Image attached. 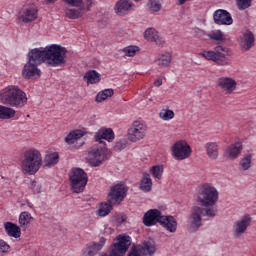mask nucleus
I'll return each instance as SVG.
<instances>
[{"mask_svg":"<svg viewBox=\"0 0 256 256\" xmlns=\"http://www.w3.org/2000/svg\"><path fill=\"white\" fill-rule=\"evenodd\" d=\"M147 7H148V11H150V13H157V12L161 11V5L159 4V2H157L155 0H149L147 3Z\"/></svg>","mask_w":256,"mask_h":256,"instance_id":"41","label":"nucleus"},{"mask_svg":"<svg viewBox=\"0 0 256 256\" xmlns=\"http://www.w3.org/2000/svg\"><path fill=\"white\" fill-rule=\"evenodd\" d=\"M45 167H52V165H57L59 163V153H49L46 154L44 158Z\"/></svg>","mask_w":256,"mask_h":256,"instance_id":"34","label":"nucleus"},{"mask_svg":"<svg viewBox=\"0 0 256 256\" xmlns=\"http://www.w3.org/2000/svg\"><path fill=\"white\" fill-rule=\"evenodd\" d=\"M238 41L242 51H250L253 47H255V35H253V32L249 30L244 32L238 38Z\"/></svg>","mask_w":256,"mask_h":256,"instance_id":"16","label":"nucleus"},{"mask_svg":"<svg viewBox=\"0 0 256 256\" xmlns=\"http://www.w3.org/2000/svg\"><path fill=\"white\" fill-rule=\"evenodd\" d=\"M69 7H86L87 2H83V0H64Z\"/></svg>","mask_w":256,"mask_h":256,"instance_id":"45","label":"nucleus"},{"mask_svg":"<svg viewBox=\"0 0 256 256\" xmlns=\"http://www.w3.org/2000/svg\"><path fill=\"white\" fill-rule=\"evenodd\" d=\"M43 165V157L37 149H30L24 153L22 171L25 175H35Z\"/></svg>","mask_w":256,"mask_h":256,"instance_id":"4","label":"nucleus"},{"mask_svg":"<svg viewBox=\"0 0 256 256\" xmlns=\"http://www.w3.org/2000/svg\"><path fill=\"white\" fill-rule=\"evenodd\" d=\"M32 189L34 191V193H41V184L37 183V182H32Z\"/></svg>","mask_w":256,"mask_h":256,"instance_id":"48","label":"nucleus"},{"mask_svg":"<svg viewBox=\"0 0 256 256\" xmlns=\"http://www.w3.org/2000/svg\"><path fill=\"white\" fill-rule=\"evenodd\" d=\"M48 1V3H55V1H57V0H47Z\"/></svg>","mask_w":256,"mask_h":256,"instance_id":"51","label":"nucleus"},{"mask_svg":"<svg viewBox=\"0 0 256 256\" xmlns=\"http://www.w3.org/2000/svg\"><path fill=\"white\" fill-rule=\"evenodd\" d=\"M127 147V143H125V140H120L115 143L114 145V151H123Z\"/></svg>","mask_w":256,"mask_h":256,"instance_id":"46","label":"nucleus"},{"mask_svg":"<svg viewBox=\"0 0 256 256\" xmlns=\"http://www.w3.org/2000/svg\"><path fill=\"white\" fill-rule=\"evenodd\" d=\"M105 243H107V238L100 237L98 242H90L86 245L83 256H95L99 251L105 247Z\"/></svg>","mask_w":256,"mask_h":256,"instance_id":"18","label":"nucleus"},{"mask_svg":"<svg viewBox=\"0 0 256 256\" xmlns=\"http://www.w3.org/2000/svg\"><path fill=\"white\" fill-rule=\"evenodd\" d=\"M160 225L168 230L169 233L177 231V220L173 216H163Z\"/></svg>","mask_w":256,"mask_h":256,"instance_id":"27","label":"nucleus"},{"mask_svg":"<svg viewBox=\"0 0 256 256\" xmlns=\"http://www.w3.org/2000/svg\"><path fill=\"white\" fill-rule=\"evenodd\" d=\"M160 119L163 121H171L175 117V112L170 109H162L159 113Z\"/></svg>","mask_w":256,"mask_h":256,"instance_id":"39","label":"nucleus"},{"mask_svg":"<svg viewBox=\"0 0 256 256\" xmlns=\"http://www.w3.org/2000/svg\"><path fill=\"white\" fill-rule=\"evenodd\" d=\"M127 191L129 189L125 184H116L111 187L108 193V203H112V205H117L127 197Z\"/></svg>","mask_w":256,"mask_h":256,"instance_id":"8","label":"nucleus"},{"mask_svg":"<svg viewBox=\"0 0 256 256\" xmlns=\"http://www.w3.org/2000/svg\"><path fill=\"white\" fill-rule=\"evenodd\" d=\"M15 109L0 105V119H13L15 117Z\"/></svg>","mask_w":256,"mask_h":256,"instance_id":"32","label":"nucleus"},{"mask_svg":"<svg viewBox=\"0 0 256 256\" xmlns=\"http://www.w3.org/2000/svg\"><path fill=\"white\" fill-rule=\"evenodd\" d=\"M251 215L245 214L243 215L240 219H238L236 222L233 224V237L235 239H239L245 231H247V228L251 226Z\"/></svg>","mask_w":256,"mask_h":256,"instance_id":"12","label":"nucleus"},{"mask_svg":"<svg viewBox=\"0 0 256 256\" xmlns=\"http://www.w3.org/2000/svg\"><path fill=\"white\" fill-rule=\"evenodd\" d=\"M137 51H139V47L136 46H128L123 49V53L127 55V57H135L137 54Z\"/></svg>","mask_w":256,"mask_h":256,"instance_id":"44","label":"nucleus"},{"mask_svg":"<svg viewBox=\"0 0 256 256\" xmlns=\"http://www.w3.org/2000/svg\"><path fill=\"white\" fill-rule=\"evenodd\" d=\"M135 4L130 0H119L114 7V11L118 17H125L130 11H132Z\"/></svg>","mask_w":256,"mask_h":256,"instance_id":"22","label":"nucleus"},{"mask_svg":"<svg viewBox=\"0 0 256 256\" xmlns=\"http://www.w3.org/2000/svg\"><path fill=\"white\" fill-rule=\"evenodd\" d=\"M39 16V10L37 8H27L22 12L19 17V20L23 23H31L37 19Z\"/></svg>","mask_w":256,"mask_h":256,"instance_id":"23","label":"nucleus"},{"mask_svg":"<svg viewBox=\"0 0 256 256\" xmlns=\"http://www.w3.org/2000/svg\"><path fill=\"white\" fill-rule=\"evenodd\" d=\"M83 143H84V142H81L80 145H79V147H81V146L83 145Z\"/></svg>","mask_w":256,"mask_h":256,"instance_id":"52","label":"nucleus"},{"mask_svg":"<svg viewBox=\"0 0 256 256\" xmlns=\"http://www.w3.org/2000/svg\"><path fill=\"white\" fill-rule=\"evenodd\" d=\"M113 95H115V90L113 89L102 90L96 95V101L97 103H103L105 99H108V97H113Z\"/></svg>","mask_w":256,"mask_h":256,"instance_id":"37","label":"nucleus"},{"mask_svg":"<svg viewBox=\"0 0 256 256\" xmlns=\"http://www.w3.org/2000/svg\"><path fill=\"white\" fill-rule=\"evenodd\" d=\"M28 61L36 65H41L42 63H47L45 56V48H34L28 52Z\"/></svg>","mask_w":256,"mask_h":256,"instance_id":"19","label":"nucleus"},{"mask_svg":"<svg viewBox=\"0 0 256 256\" xmlns=\"http://www.w3.org/2000/svg\"><path fill=\"white\" fill-rule=\"evenodd\" d=\"M113 211V204L110 202L101 203L98 209L99 217H107Z\"/></svg>","mask_w":256,"mask_h":256,"instance_id":"35","label":"nucleus"},{"mask_svg":"<svg viewBox=\"0 0 256 256\" xmlns=\"http://www.w3.org/2000/svg\"><path fill=\"white\" fill-rule=\"evenodd\" d=\"M189 0H179V5H185Z\"/></svg>","mask_w":256,"mask_h":256,"instance_id":"50","label":"nucleus"},{"mask_svg":"<svg viewBox=\"0 0 256 256\" xmlns=\"http://www.w3.org/2000/svg\"><path fill=\"white\" fill-rule=\"evenodd\" d=\"M252 159L253 156L251 154L244 155V157L240 160V167L242 171H249V169H251Z\"/></svg>","mask_w":256,"mask_h":256,"instance_id":"38","label":"nucleus"},{"mask_svg":"<svg viewBox=\"0 0 256 256\" xmlns=\"http://www.w3.org/2000/svg\"><path fill=\"white\" fill-rule=\"evenodd\" d=\"M216 85H218L226 95H231V93L237 89V81L229 77L218 78Z\"/></svg>","mask_w":256,"mask_h":256,"instance_id":"15","label":"nucleus"},{"mask_svg":"<svg viewBox=\"0 0 256 256\" xmlns=\"http://www.w3.org/2000/svg\"><path fill=\"white\" fill-rule=\"evenodd\" d=\"M252 0H236V5L239 11H245L251 7Z\"/></svg>","mask_w":256,"mask_h":256,"instance_id":"43","label":"nucleus"},{"mask_svg":"<svg viewBox=\"0 0 256 256\" xmlns=\"http://www.w3.org/2000/svg\"><path fill=\"white\" fill-rule=\"evenodd\" d=\"M205 149L209 159H212V161H216V159H219V145L217 144V142L206 143Z\"/></svg>","mask_w":256,"mask_h":256,"instance_id":"29","label":"nucleus"},{"mask_svg":"<svg viewBox=\"0 0 256 256\" xmlns=\"http://www.w3.org/2000/svg\"><path fill=\"white\" fill-rule=\"evenodd\" d=\"M91 5H93V0H86V6H74L76 8L66 9L64 15L67 19H81V16L91 9Z\"/></svg>","mask_w":256,"mask_h":256,"instance_id":"13","label":"nucleus"},{"mask_svg":"<svg viewBox=\"0 0 256 256\" xmlns=\"http://www.w3.org/2000/svg\"><path fill=\"white\" fill-rule=\"evenodd\" d=\"M219 201V192L217 189L209 184H204L198 194H197V202L202 205L201 208L199 206H193L191 208L190 219V231L195 233V231H199V227L202 225L201 215L206 217H215L217 215V209H215V205Z\"/></svg>","mask_w":256,"mask_h":256,"instance_id":"1","label":"nucleus"},{"mask_svg":"<svg viewBox=\"0 0 256 256\" xmlns=\"http://www.w3.org/2000/svg\"><path fill=\"white\" fill-rule=\"evenodd\" d=\"M144 39H147V41H154V43H156V45L159 47L163 46V43H165V41L159 37V32H157V30L154 28H148L144 32Z\"/></svg>","mask_w":256,"mask_h":256,"instance_id":"25","label":"nucleus"},{"mask_svg":"<svg viewBox=\"0 0 256 256\" xmlns=\"http://www.w3.org/2000/svg\"><path fill=\"white\" fill-rule=\"evenodd\" d=\"M243 151V145L241 143L232 144L226 149V155L229 159H237Z\"/></svg>","mask_w":256,"mask_h":256,"instance_id":"30","label":"nucleus"},{"mask_svg":"<svg viewBox=\"0 0 256 256\" xmlns=\"http://www.w3.org/2000/svg\"><path fill=\"white\" fill-rule=\"evenodd\" d=\"M22 75L24 79H31V77H41L39 64H35L34 62L28 60V62L24 65Z\"/></svg>","mask_w":256,"mask_h":256,"instance_id":"21","label":"nucleus"},{"mask_svg":"<svg viewBox=\"0 0 256 256\" xmlns=\"http://www.w3.org/2000/svg\"><path fill=\"white\" fill-rule=\"evenodd\" d=\"M82 137H85V131L81 129H76L71 131L65 138L64 141L67 143V145H75L79 139H82Z\"/></svg>","mask_w":256,"mask_h":256,"instance_id":"26","label":"nucleus"},{"mask_svg":"<svg viewBox=\"0 0 256 256\" xmlns=\"http://www.w3.org/2000/svg\"><path fill=\"white\" fill-rule=\"evenodd\" d=\"M155 251V240L148 239L142 244L133 246V248H131L130 252L128 253V256L154 255Z\"/></svg>","mask_w":256,"mask_h":256,"instance_id":"9","label":"nucleus"},{"mask_svg":"<svg viewBox=\"0 0 256 256\" xmlns=\"http://www.w3.org/2000/svg\"><path fill=\"white\" fill-rule=\"evenodd\" d=\"M172 155L178 161L189 159L191 156V146L185 140H180L172 146Z\"/></svg>","mask_w":256,"mask_h":256,"instance_id":"10","label":"nucleus"},{"mask_svg":"<svg viewBox=\"0 0 256 256\" xmlns=\"http://www.w3.org/2000/svg\"><path fill=\"white\" fill-rule=\"evenodd\" d=\"M94 139L97 143L105 145V141L111 143L115 139V132L111 128H100L94 135ZM103 139L105 141H103Z\"/></svg>","mask_w":256,"mask_h":256,"instance_id":"20","label":"nucleus"},{"mask_svg":"<svg viewBox=\"0 0 256 256\" xmlns=\"http://www.w3.org/2000/svg\"><path fill=\"white\" fill-rule=\"evenodd\" d=\"M9 249H11V246H9V244L4 240L0 239V251H2V253H9Z\"/></svg>","mask_w":256,"mask_h":256,"instance_id":"47","label":"nucleus"},{"mask_svg":"<svg viewBox=\"0 0 256 256\" xmlns=\"http://www.w3.org/2000/svg\"><path fill=\"white\" fill-rule=\"evenodd\" d=\"M163 217L160 210L150 209L143 216V224L145 227H153V225H157V223L161 224Z\"/></svg>","mask_w":256,"mask_h":256,"instance_id":"14","label":"nucleus"},{"mask_svg":"<svg viewBox=\"0 0 256 256\" xmlns=\"http://www.w3.org/2000/svg\"><path fill=\"white\" fill-rule=\"evenodd\" d=\"M214 23L216 25H233V17L227 10L218 9L213 13Z\"/></svg>","mask_w":256,"mask_h":256,"instance_id":"17","label":"nucleus"},{"mask_svg":"<svg viewBox=\"0 0 256 256\" xmlns=\"http://www.w3.org/2000/svg\"><path fill=\"white\" fill-rule=\"evenodd\" d=\"M147 134V125L141 123L140 121H135L132 127L128 129V139L132 143L136 141H141Z\"/></svg>","mask_w":256,"mask_h":256,"instance_id":"11","label":"nucleus"},{"mask_svg":"<svg viewBox=\"0 0 256 256\" xmlns=\"http://www.w3.org/2000/svg\"><path fill=\"white\" fill-rule=\"evenodd\" d=\"M229 48L218 45L213 50H204L200 52L201 57H204L207 61H213L216 65L225 66L229 65Z\"/></svg>","mask_w":256,"mask_h":256,"instance_id":"5","label":"nucleus"},{"mask_svg":"<svg viewBox=\"0 0 256 256\" xmlns=\"http://www.w3.org/2000/svg\"><path fill=\"white\" fill-rule=\"evenodd\" d=\"M155 87H161V85H163V80L162 79H157L154 82Z\"/></svg>","mask_w":256,"mask_h":256,"instance_id":"49","label":"nucleus"},{"mask_svg":"<svg viewBox=\"0 0 256 256\" xmlns=\"http://www.w3.org/2000/svg\"><path fill=\"white\" fill-rule=\"evenodd\" d=\"M4 229L8 237H14V239L21 237V227L13 222H5Z\"/></svg>","mask_w":256,"mask_h":256,"instance_id":"24","label":"nucleus"},{"mask_svg":"<svg viewBox=\"0 0 256 256\" xmlns=\"http://www.w3.org/2000/svg\"><path fill=\"white\" fill-rule=\"evenodd\" d=\"M153 188V180H151V175L147 172H143L142 179L139 184V189L144 191V193H149Z\"/></svg>","mask_w":256,"mask_h":256,"instance_id":"28","label":"nucleus"},{"mask_svg":"<svg viewBox=\"0 0 256 256\" xmlns=\"http://www.w3.org/2000/svg\"><path fill=\"white\" fill-rule=\"evenodd\" d=\"M150 173L155 179H161L163 177V166L156 165L150 168Z\"/></svg>","mask_w":256,"mask_h":256,"instance_id":"40","label":"nucleus"},{"mask_svg":"<svg viewBox=\"0 0 256 256\" xmlns=\"http://www.w3.org/2000/svg\"><path fill=\"white\" fill-rule=\"evenodd\" d=\"M45 57H46V65L49 67H63L67 61L65 57L67 55V48L52 44L50 46H46L44 48Z\"/></svg>","mask_w":256,"mask_h":256,"instance_id":"3","label":"nucleus"},{"mask_svg":"<svg viewBox=\"0 0 256 256\" xmlns=\"http://www.w3.org/2000/svg\"><path fill=\"white\" fill-rule=\"evenodd\" d=\"M156 61L158 67H169L171 65V53L165 52L160 54Z\"/></svg>","mask_w":256,"mask_h":256,"instance_id":"33","label":"nucleus"},{"mask_svg":"<svg viewBox=\"0 0 256 256\" xmlns=\"http://www.w3.org/2000/svg\"><path fill=\"white\" fill-rule=\"evenodd\" d=\"M208 37L212 41H217L218 43L225 41V38H223V32H221V30L213 31L211 34L208 35Z\"/></svg>","mask_w":256,"mask_h":256,"instance_id":"42","label":"nucleus"},{"mask_svg":"<svg viewBox=\"0 0 256 256\" xmlns=\"http://www.w3.org/2000/svg\"><path fill=\"white\" fill-rule=\"evenodd\" d=\"M0 100L3 105H9L14 109H23L27 105V94L19 86L10 85L1 90Z\"/></svg>","mask_w":256,"mask_h":256,"instance_id":"2","label":"nucleus"},{"mask_svg":"<svg viewBox=\"0 0 256 256\" xmlns=\"http://www.w3.org/2000/svg\"><path fill=\"white\" fill-rule=\"evenodd\" d=\"M109 149L107 147L94 145L90 147L88 151V163L91 165V167H100V165H103L104 161H107L109 159Z\"/></svg>","mask_w":256,"mask_h":256,"instance_id":"7","label":"nucleus"},{"mask_svg":"<svg viewBox=\"0 0 256 256\" xmlns=\"http://www.w3.org/2000/svg\"><path fill=\"white\" fill-rule=\"evenodd\" d=\"M71 190L73 193H83L87 183L89 181V176L87 172L81 168H73L69 175Z\"/></svg>","mask_w":256,"mask_h":256,"instance_id":"6","label":"nucleus"},{"mask_svg":"<svg viewBox=\"0 0 256 256\" xmlns=\"http://www.w3.org/2000/svg\"><path fill=\"white\" fill-rule=\"evenodd\" d=\"M31 219H33V216H31V213L29 212H22L19 216V224L22 229H27V225H31Z\"/></svg>","mask_w":256,"mask_h":256,"instance_id":"36","label":"nucleus"},{"mask_svg":"<svg viewBox=\"0 0 256 256\" xmlns=\"http://www.w3.org/2000/svg\"><path fill=\"white\" fill-rule=\"evenodd\" d=\"M84 81H86L88 85H95V83L101 81V74L95 70L87 71L84 75Z\"/></svg>","mask_w":256,"mask_h":256,"instance_id":"31","label":"nucleus"}]
</instances>
